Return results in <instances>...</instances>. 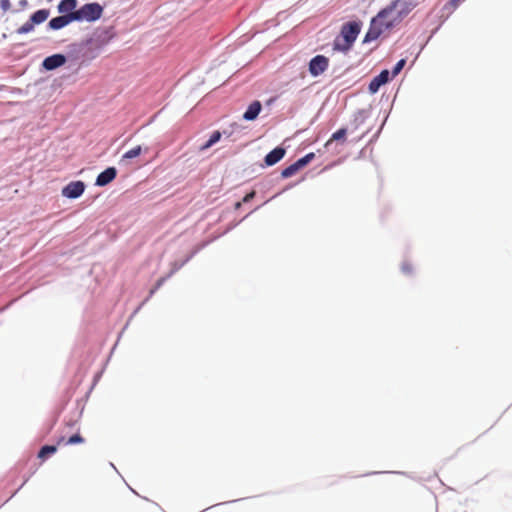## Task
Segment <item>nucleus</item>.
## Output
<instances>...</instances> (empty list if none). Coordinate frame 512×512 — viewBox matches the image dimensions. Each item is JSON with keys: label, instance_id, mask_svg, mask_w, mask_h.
Returning a JSON list of instances; mask_svg holds the SVG:
<instances>
[{"label": "nucleus", "instance_id": "nucleus-1", "mask_svg": "<svg viewBox=\"0 0 512 512\" xmlns=\"http://www.w3.org/2000/svg\"><path fill=\"white\" fill-rule=\"evenodd\" d=\"M73 13L75 21L95 22L101 18L103 7L97 2L86 3Z\"/></svg>", "mask_w": 512, "mask_h": 512}, {"label": "nucleus", "instance_id": "nucleus-2", "mask_svg": "<svg viewBox=\"0 0 512 512\" xmlns=\"http://www.w3.org/2000/svg\"><path fill=\"white\" fill-rule=\"evenodd\" d=\"M420 0H394L389 6L378 12L379 17H387L392 11L397 10L398 18L407 16L418 4Z\"/></svg>", "mask_w": 512, "mask_h": 512}, {"label": "nucleus", "instance_id": "nucleus-3", "mask_svg": "<svg viewBox=\"0 0 512 512\" xmlns=\"http://www.w3.org/2000/svg\"><path fill=\"white\" fill-rule=\"evenodd\" d=\"M384 18L385 17H379L378 14L372 18L369 29L364 36L363 44L377 40L384 32V29H388L392 26V23L384 24L382 22Z\"/></svg>", "mask_w": 512, "mask_h": 512}, {"label": "nucleus", "instance_id": "nucleus-4", "mask_svg": "<svg viewBox=\"0 0 512 512\" xmlns=\"http://www.w3.org/2000/svg\"><path fill=\"white\" fill-rule=\"evenodd\" d=\"M361 31V24L357 21H350L341 27L340 36L343 37L348 44H354Z\"/></svg>", "mask_w": 512, "mask_h": 512}, {"label": "nucleus", "instance_id": "nucleus-5", "mask_svg": "<svg viewBox=\"0 0 512 512\" xmlns=\"http://www.w3.org/2000/svg\"><path fill=\"white\" fill-rule=\"evenodd\" d=\"M329 60L324 55H316L309 62V72L312 76L317 77L325 72L328 68Z\"/></svg>", "mask_w": 512, "mask_h": 512}, {"label": "nucleus", "instance_id": "nucleus-6", "mask_svg": "<svg viewBox=\"0 0 512 512\" xmlns=\"http://www.w3.org/2000/svg\"><path fill=\"white\" fill-rule=\"evenodd\" d=\"M85 191V184L82 181H72L62 189V195L69 199L79 198Z\"/></svg>", "mask_w": 512, "mask_h": 512}, {"label": "nucleus", "instance_id": "nucleus-7", "mask_svg": "<svg viewBox=\"0 0 512 512\" xmlns=\"http://www.w3.org/2000/svg\"><path fill=\"white\" fill-rule=\"evenodd\" d=\"M66 62V56L63 54H53L46 57L42 62V67L47 71L55 70Z\"/></svg>", "mask_w": 512, "mask_h": 512}, {"label": "nucleus", "instance_id": "nucleus-8", "mask_svg": "<svg viewBox=\"0 0 512 512\" xmlns=\"http://www.w3.org/2000/svg\"><path fill=\"white\" fill-rule=\"evenodd\" d=\"M390 80V72L386 69L382 70L377 76H375L369 83L368 90L370 93H376L380 87L386 84Z\"/></svg>", "mask_w": 512, "mask_h": 512}, {"label": "nucleus", "instance_id": "nucleus-9", "mask_svg": "<svg viewBox=\"0 0 512 512\" xmlns=\"http://www.w3.org/2000/svg\"><path fill=\"white\" fill-rule=\"evenodd\" d=\"M74 21L75 20H74L73 13L60 15V16L52 18L48 22V27H49V29H52V30H59Z\"/></svg>", "mask_w": 512, "mask_h": 512}, {"label": "nucleus", "instance_id": "nucleus-10", "mask_svg": "<svg viewBox=\"0 0 512 512\" xmlns=\"http://www.w3.org/2000/svg\"><path fill=\"white\" fill-rule=\"evenodd\" d=\"M116 175V168L108 167L97 176L95 185L99 187L106 186L115 179Z\"/></svg>", "mask_w": 512, "mask_h": 512}, {"label": "nucleus", "instance_id": "nucleus-11", "mask_svg": "<svg viewBox=\"0 0 512 512\" xmlns=\"http://www.w3.org/2000/svg\"><path fill=\"white\" fill-rule=\"evenodd\" d=\"M285 153V149L280 146L271 150L264 158L266 166H273L278 163L284 157Z\"/></svg>", "mask_w": 512, "mask_h": 512}, {"label": "nucleus", "instance_id": "nucleus-12", "mask_svg": "<svg viewBox=\"0 0 512 512\" xmlns=\"http://www.w3.org/2000/svg\"><path fill=\"white\" fill-rule=\"evenodd\" d=\"M262 110V104L260 101H253L243 114V119L246 121H254Z\"/></svg>", "mask_w": 512, "mask_h": 512}, {"label": "nucleus", "instance_id": "nucleus-13", "mask_svg": "<svg viewBox=\"0 0 512 512\" xmlns=\"http://www.w3.org/2000/svg\"><path fill=\"white\" fill-rule=\"evenodd\" d=\"M76 6V0H61L57 6V9L59 13L65 15L74 12Z\"/></svg>", "mask_w": 512, "mask_h": 512}, {"label": "nucleus", "instance_id": "nucleus-14", "mask_svg": "<svg viewBox=\"0 0 512 512\" xmlns=\"http://www.w3.org/2000/svg\"><path fill=\"white\" fill-rule=\"evenodd\" d=\"M49 10L48 9H39L37 11H35L31 16H30V20L35 24V25H39L41 23H43L44 21L47 20V18L49 17Z\"/></svg>", "mask_w": 512, "mask_h": 512}, {"label": "nucleus", "instance_id": "nucleus-15", "mask_svg": "<svg viewBox=\"0 0 512 512\" xmlns=\"http://www.w3.org/2000/svg\"><path fill=\"white\" fill-rule=\"evenodd\" d=\"M352 46H353V44H348L346 42V40L341 36L336 37L333 42V50L339 51V52L346 53L351 49Z\"/></svg>", "mask_w": 512, "mask_h": 512}, {"label": "nucleus", "instance_id": "nucleus-16", "mask_svg": "<svg viewBox=\"0 0 512 512\" xmlns=\"http://www.w3.org/2000/svg\"><path fill=\"white\" fill-rule=\"evenodd\" d=\"M221 132L220 131H214L210 138L203 144L200 146V151H205L207 149H209L210 147H212L214 144H216L220 139H221Z\"/></svg>", "mask_w": 512, "mask_h": 512}, {"label": "nucleus", "instance_id": "nucleus-17", "mask_svg": "<svg viewBox=\"0 0 512 512\" xmlns=\"http://www.w3.org/2000/svg\"><path fill=\"white\" fill-rule=\"evenodd\" d=\"M197 250L191 252L184 260L182 261H174L171 266V270L169 274L172 276L174 273H176L179 269H181L192 257L196 254Z\"/></svg>", "mask_w": 512, "mask_h": 512}, {"label": "nucleus", "instance_id": "nucleus-18", "mask_svg": "<svg viewBox=\"0 0 512 512\" xmlns=\"http://www.w3.org/2000/svg\"><path fill=\"white\" fill-rule=\"evenodd\" d=\"M171 277V275L168 273L166 276L161 277L156 282L155 286L150 290L148 297L142 302V304L136 309L135 312H137L140 307L151 298L154 293Z\"/></svg>", "mask_w": 512, "mask_h": 512}, {"label": "nucleus", "instance_id": "nucleus-19", "mask_svg": "<svg viewBox=\"0 0 512 512\" xmlns=\"http://www.w3.org/2000/svg\"><path fill=\"white\" fill-rule=\"evenodd\" d=\"M57 451V447L55 445H44L38 452V457L41 459L47 458L49 455L54 454Z\"/></svg>", "mask_w": 512, "mask_h": 512}, {"label": "nucleus", "instance_id": "nucleus-20", "mask_svg": "<svg viewBox=\"0 0 512 512\" xmlns=\"http://www.w3.org/2000/svg\"><path fill=\"white\" fill-rule=\"evenodd\" d=\"M142 152V147L140 145L128 150L124 155L122 156V161L126 159H133L138 157Z\"/></svg>", "mask_w": 512, "mask_h": 512}, {"label": "nucleus", "instance_id": "nucleus-21", "mask_svg": "<svg viewBox=\"0 0 512 512\" xmlns=\"http://www.w3.org/2000/svg\"><path fill=\"white\" fill-rule=\"evenodd\" d=\"M298 170H300V168L297 165V163L294 162L293 164L289 165L288 167L282 170L281 176L283 178H289L293 176Z\"/></svg>", "mask_w": 512, "mask_h": 512}, {"label": "nucleus", "instance_id": "nucleus-22", "mask_svg": "<svg viewBox=\"0 0 512 512\" xmlns=\"http://www.w3.org/2000/svg\"><path fill=\"white\" fill-rule=\"evenodd\" d=\"M34 26L35 24L29 19L21 27H19L16 32L20 35L27 34L34 30Z\"/></svg>", "mask_w": 512, "mask_h": 512}, {"label": "nucleus", "instance_id": "nucleus-23", "mask_svg": "<svg viewBox=\"0 0 512 512\" xmlns=\"http://www.w3.org/2000/svg\"><path fill=\"white\" fill-rule=\"evenodd\" d=\"M314 157H315V154L313 152H310V153L306 154L305 156L299 158L295 162L301 169V168L305 167L308 163H310L314 159Z\"/></svg>", "mask_w": 512, "mask_h": 512}, {"label": "nucleus", "instance_id": "nucleus-24", "mask_svg": "<svg viewBox=\"0 0 512 512\" xmlns=\"http://www.w3.org/2000/svg\"><path fill=\"white\" fill-rule=\"evenodd\" d=\"M346 134H347V129L346 128H341V129L337 130L336 132H334L332 134L331 139L327 142L326 145H329V143L331 141L344 140L345 137H346Z\"/></svg>", "mask_w": 512, "mask_h": 512}, {"label": "nucleus", "instance_id": "nucleus-25", "mask_svg": "<svg viewBox=\"0 0 512 512\" xmlns=\"http://www.w3.org/2000/svg\"><path fill=\"white\" fill-rule=\"evenodd\" d=\"M405 64H406V60L405 59H400L395 64V66L393 67V69L391 71L392 77H396L401 72V70L404 68Z\"/></svg>", "mask_w": 512, "mask_h": 512}, {"label": "nucleus", "instance_id": "nucleus-26", "mask_svg": "<svg viewBox=\"0 0 512 512\" xmlns=\"http://www.w3.org/2000/svg\"><path fill=\"white\" fill-rule=\"evenodd\" d=\"M84 442V438L80 434H74L65 442L66 445L80 444Z\"/></svg>", "mask_w": 512, "mask_h": 512}, {"label": "nucleus", "instance_id": "nucleus-27", "mask_svg": "<svg viewBox=\"0 0 512 512\" xmlns=\"http://www.w3.org/2000/svg\"><path fill=\"white\" fill-rule=\"evenodd\" d=\"M401 270L404 274L406 275H410L412 273V266L410 263L408 262H403L402 266H401Z\"/></svg>", "mask_w": 512, "mask_h": 512}, {"label": "nucleus", "instance_id": "nucleus-28", "mask_svg": "<svg viewBox=\"0 0 512 512\" xmlns=\"http://www.w3.org/2000/svg\"><path fill=\"white\" fill-rule=\"evenodd\" d=\"M0 8L6 12L11 8L10 0H0Z\"/></svg>", "mask_w": 512, "mask_h": 512}, {"label": "nucleus", "instance_id": "nucleus-29", "mask_svg": "<svg viewBox=\"0 0 512 512\" xmlns=\"http://www.w3.org/2000/svg\"><path fill=\"white\" fill-rule=\"evenodd\" d=\"M256 193L255 191H251L250 193L246 194L243 198V202L244 203H248L250 202L254 197H255Z\"/></svg>", "mask_w": 512, "mask_h": 512}, {"label": "nucleus", "instance_id": "nucleus-30", "mask_svg": "<svg viewBox=\"0 0 512 512\" xmlns=\"http://www.w3.org/2000/svg\"><path fill=\"white\" fill-rule=\"evenodd\" d=\"M461 0H450L448 5L452 6L453 8H456L459 5V2Z\"/></svg>", "mask_w": 512, "mask_h": 512}, {"label": "nucleus", "instance_id": "nucleus-31", "mask_svg": "<svg viewBox=\"0 0 512 512\" xmlns=\"http://www.w3.org/2000/svg\"><path fill=\"white\" fill-rule=\"evenodd\" d=\"M27 4H28L27 0H21L20 1V5L23 6V7L26 6Z\"/></svg>", "mask_w": 512, "mask_h": 512}, {"label": "nucleus", "instance_id": "nucleus-32", "mask_svg": "<svg viewBox=\"0 0 512 512\" xmlns=\"http://www.w3.org/2000/svg\"><path fill=\"white\" fill-rule=\"evenodd\" d=\"M241 207V202H236L235 203V209H239Z\"/></svg>", "mask_w": 512, "mask_h": 512}, {"label": "nucleus", "instance_id": "nucleus-33", "mask_svg": "<svg viewBox=\"0 0 512 512\" xmlns=\"http://www.w3.org/2000/svg\"><path fill=\"white\" fill-rule=\"evenodd\" d=\"M64 440H65V438L63 436L60 437V439L58 440V444L62 443Z\"/></svg>", "mask_w": 512, "mask_h": 512}]
</instances>
